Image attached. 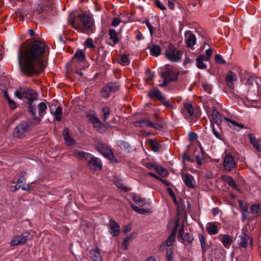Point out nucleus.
<instances>
[{"instance_id": "nucleus-1", "label": "nucleus", "mask_w": 261, "mask_h": 261, "mask_svg": "<svg viewBox=\"0 0 261 261\" xmlns=\"http://www.w3.org/2000/svg\"><path fill=\"white\" fill-rule=\"evenodd\" d=\"M49 53L48 46L43 40H34L27 47L21 45L18 52L21 71L28 76L39 74L46 66Z\"/></svg>"}, {"instance_id": "nucleus-2", "label": "nucleus", "mask_w": 261, "mask_h": 261, "mask_svg": "<svg viewBox=\"0 0 261 261\" xmlns=\"http://www.w3.org/2000/svg\"><path fill=\"white\" fill-rule=\"evenodd\" d=\"M14 95L20 99H22L23 97H24L28 100V110L33 116V119L35 121V123H39L41 121V118L35 116L36 115V107L35 105L33 104L34 101L37 99V93L32 89L21 87L15 91Z\"/></svg>"}, {"instance_id": "nucleus-3", "label": "nucleus", "mask_w": 261, "mask_h": 261, "mask_svg": "<svg viewBox=\"0 0 261 261\" xmlns=\"http://www.w3.org/2000/svg\"><path fill=\"white\" fill-rule=\"evenodd\" d=\"M71 26L78 32L83 33H91L93 31V19L85 14L70 18L68 20Z\"/></svg>"}, {"instance_id": "nucleus-4", "label": "nucleus", "mask_w": 261, "mask_h": 261, "mask_svg": "<svg viewBox=\"0 0 261 261\" xmlns=\"http://www.w3.org/2000/svg\"><path fill=\"white\" fill-rule=\"evenodd\" d=\"M161 76L164 78L162 84H160L161 87H165L171 82L175 81L178 77V71L177 68L170 65H167L164 70L161 73Z\"/></svg>"}, {"instance_id": "nucleus-5", "label": "nucleus", "mask_w": 261, "mask_h": 261, "mask_svg": "<svg viewBox=\"0 0 261 261\" xmlns=\"http://www.w3.org/2000/svg\"><path fill=\"white\" fill-rule=\"evenodd\" d=\"M165 55L168 60L173 62H177L181 59L182 53L174 45L169 44L167 46Z\"/></svg>"}, {"instance_id": "nucleus-6", "label": "nucleus", "mask_w": 261, "mask_h": 261, "mask_svg": "<svg viewBox=\"0 0 261 261\" xmlns=\"http://www.w3.org/2000/svg\"><path fill=\"white\" fill-rule=\"evenodd\" d=\"M180 112L184 117L187 120H190L192 118L197 119L198 116L195 113V110L191 101L187 100L183 103V107Z\"/></svg>"}, {"instance_id": "nucleus-7", "label": "nucleus", "mask_w": 261, "mask_h": 261, "mask_svg": "<svg viewBox=\"0 0 261 261\" xmlns=\"http://www.w3.org/2000/svg\"><path fill=\"white\" fill-rule=\"evenodd\" d=\"M29 125L27 122H23L14 128V136L18 138H23L29 129Z\"/></svg>"}, {"instance_id": "nucleus-8", "label": "nucleus", "mask_w": 261, "mask_h": 261, "mask_svg": "<svg viewBox=\"0 0 261 261\" xmlns=\"http://www.w3.org/2000/svg\"><path fill=\"white\" fill-rule=\"evenodd\" d=\"M89 120L92 124L93 127L97 131L101 132L104 129V125L101 123L95 113H91L87 116Z\"/></svg>"}, {"instance_id": "nucleus-9", "label": "nucleus", "mask_w": 261, "mask_h": 261, "mask_svg": "<svg viewBox=\"0 0 261 261\" xmlns=\"http://www.w3.org/2000/svg\"><path fill=\"white\" fill-rule=\"evenodd\" d=\"M237 166V163L233 157L230 154H227L224 158L223 166L225 170L230 171Z\"/></svg>"}, {"instance_id": "nucleus-10", "label": "nucleus", "mask_w": 261, "mask_h": 261, "mask_svg": "<svg viewBox=\"0 0 261 261\" xmlns=\"http://www.w3.org/2000/svg\"><path fill=\"white\" fill-rule=\"evenodd\" d=\"M118 89V87L116 83H109L102 88L101 90V96L104 98L109 96L111 92H115Z\"/></svg>"}, {"instance_id": "nucleus-11", "label": "nucleus", "mask_w": 261, "mask_h": 261, "mask_svg": "<svg viewBox=\"0 0 261 261\" xmlns=\"http://www.w3.org/2000/svg\"><path fill=\"white\" fill-rule=\"evenodd\" d=\"M222 121V117L221 115L220 114L217 109L215 107H213L212 108V115L211 118V124L216 123L219 128Z\"/></svg>"}, {"instance_id": "nucleus-12", "label": "nucleus", "mask_w": 261, "mask_h": 261, "mask_svg": "<svg viewBox=\"0 0 261 261\" xmlns=\"http://www.w3.org/2000/svg\"><path fill=\"white\" fill-rule=\"evenodd\" d=\"M182 179L187 187L189 189L195 188L196 181L191 174L189 173L184 174L182 175Z\"/></svg>"}, {"instance_id": "nucleus-13", "label": "nucleus", "mask_w": 261, "mask_h": 261, "mask_svg": "<svg viewBox=\"0 0 261 261\" xmlns=\"http://www.w3.org/2000/svg\"><path fill=\"white\" fill-rule=\"evenodd\" d=\"M239 238V244L241 247L246 248L249 245L250 246H252V238L250 237L247 234L243 233Z\"/></svg>"}, {"instance_id": "nucleus-14", "label": "nucleus", "mask_w": 261, "mask_h": 261, "mask_svg": "<svg viewBox=\"0 0 261 261\" xmlns=\"http://www.w3.org/2000/svg\"><path fill=\"white\" fill-rule=\"evenodd\" d=\"M28 239V237L24 234L17 235L13 237L10 242V245L14 246L24 244Z\"/></svg>"}, {"instance_id": "nucleus-15", "label": "nucleus", "mask_w": 261, "mask_h": 261, "mask_svg": "<svg viewBox=\"0 0 261 261\" xmlns=\"http://www.w3.org/2000/svg\"><path fill=\"white\" fill-rule=\"evenodd\" d=\"M109 231L113 236H117L119 234L120 226L113 220H111L108 224Z\"/></svg>"}, {"instance_id": "nucleus-16", "label": "nucleus", "mask_w": 261, "mask_h": 261, "mask_svg": "<svg viewBox=\"0 0 261 261\" xmlns=\"http://www.w3.org/2000/svg\"><path fill=\"white\" fill-rule=\"evenodd\" d=\"M87 161L91 168L95 170L101 169L102 165L99 159L93 157L91 154V158Z\"/></svg>"}, {"instance_id": "nucleus-17", "label": "nucleus", "mask_w": 261, "mask_h": 261, "mask_svg": "<svg viewBox=\"0 0 261 261\" xmlns=\"http://www.w3.org/2000/svg\"><path fill=\"white\" fill-rule=\"evenodd\" d=\"M237 80V75L234 72L231 71H228L225 77V82L230 88H233V82L236 81Z\"/></svg>"}, {"instance_id": "nucleus-18", "label": "nucleus", "mask_w": 261, "mask_h": 261, "mask_svg": "<svg viewBox=\"0 0 261 261\" xmlns=\"http://www.w3.org/2000/svg\"><path fill=\"white\" fill-rule=\"evenodd\" d=\"M98 149L103 156L109 160H111L113 158V154L112 151L108 147L104 146L103 145H100L98 146Z\"/></svg>"}, {"instance_id": "nucleus-19", "label": "nucleus", "mask_w": 261, "mask_h": 261, "mask_svg": "<svg viewBox=\"0 0 261 261\" xmlns=\"http://www.w3.org/2000/svg\"><path fill=\"white\" fill-rule=\"evenodd\" d=\"M148 95L151 98H156L159 100H163L164 95L158 89H154L148 92Z\"/></svg>"}, {"instance_id": "nucleus-20", "label": "nucleus", "mask_w": 261, "mask_h": 261, "mask_svg": "<svg viewBox=\"0 0 261 261\" xmlns=\"http://www.w3.org/2000/svg\"><path fill=\"white\" fill-rule=\"evenodd\" d=\"M196 38L195 36L191 33L186 34V42L188 47H192L196 43Z\"/></svg>"}, {"instance_id": "nucleus-21", "label": "nucleus", "mask_w": 261, "mask_h": 261, "mask_svg": "<svg viewBox=\"0 0 261 261\" xmlns=\"http://www.w3.org/2000/svg\"><path fill=\"white\" fill-rule=\"evenodd\" d=\"M74 155L77 158L87 161L91 158V154L80 150H75Z\"/></svg>"}, {"instance_id": "nucleus-22", "label": "nucleus", "mask_w": 261, "mask_h": 261, "mask_svg": "<svg viewBox=\"0 0 261 261\" xmlns=\"http://www.w3.org/2000/svg\"><path fill=\"white\" fill-rule=\"evenodd\" d=\"M206 230L210 235L216 234L218 232V226L214 223H208L206 227Z\"/></svg>"}, {"instance_id": "nucleus-23", "label": "nucleus", "mask_w": 261, "mask_h": 261, "mask_svg": "<svg viewBox=\"0 0 261 261\" xmlns=\"http://www.w3.org/2000/svg\"><path fill=\"white\" fill-rule=\"evenodd\" d=\"M175 237V231L172 232L169 237L168 239L161 245V248L164 249L167 247L171 246L174 242Z\"/></svg>"}, {"instance_id": "nucleus-24", "label": "nucleus", "mask_w": 261, "mask_h": 261, "mask_svg": "<svg viewBox=\"0 0 261 261\" xmlns=\"http://www.w3.org/2000/svg\"><path fill=\"white\" fill-rule=\"evenodd\" d=\"M64 139L66 143L69 145H74L75 142L69 135V130L68 129H65L63 130Z\"/></svg>"}, {"instance_id": "nucleus-25", "label": "nucleus", "mask_w": 261, "mask_h": 261, "mask_svg": "<svg viewBox=\"0 0 261 261\" xmlns=\"http://www.w3.org/2000/svg\"><path fill=\"white\" fill-rule=\"evenodd\" d=\"M134 124L136 127H150V125L152 124V122L150 121L148 119H143L139 121H136L134 123Z\"/></svg>"}, {"instance_id": "nucleus-26", "label": "nucleus", "mask_w": 261, "mask_h": 261, "mask_svg": "<svg viewBox=\"0 0 261 261\" xmlns=\"http://www.w3.org/2000/svg\"><path fill=\"white\" fill-rule=\"evenodd\" d=\"M221 242L225 248H229L232 242V239L228 234H223L220 239Z\"/></svg>"}, {"instance_id": "nucleus-27", "label": "nucleus", "mask_w": 261, "mask_h": 261, "mask_svg": "<svg viewBox=\"0 0 261 261\" xmlns=\"http://www.w3.org/2000/svg\"><path fill=\"white\" fill-rule=\"evenodd\" d=\"M222 179L226 181L229 186H231L232 188L239 191V188L236 185L235 181L233 179V178L230 176H224Z\"/></svg>"}, {"instance_id": "nucleus-28", "label": "nucleus", "mask_w": 261, "mask_h": 261, "mask_svg": "<svg viewBox=\"0 0 261 261\" xmlns=\"http://www.w3.org/2000/svg\"><path fill=\"white\" fill-rule=\"evenodd\" d=\"M136 237V233H133L129 234L127 236H126L125 237V238L124 239V240L122 243V248L126 250L127 248L128 243L130 241V240L134 238H135Z\"/></svg>"}, {"instance_id": "nucleus-29", "label": "nucleus", "mask_w": 261, "mask_h": 261, "mask_svg": "<svg viewBox=\"0 0 261 261\" xmlns=\"http://www.w3.org/2000/svg\"><path fill=\"white\" fill-rule=\"evenodd\" d=\"M150 53L151 55L158 57L161 54V48L158 45H153L150 48Z\"/></svg>"}, {"instance_id": "nucleus-30", "label": "nucleus", "mask_w": 261, "mask_h": 261, "mask_svg": "<svg viewBox=\"0 0 261 261\" xmlns=\"http://www.w3.org/2000/svg\"><path fill=\"white\" fill-rule=\"evenodd\" d=\"M109 35L110 36V39L112 40L113 43L115 44L118 43L119 39L118 37V33L116 32L115 30H110L109 32Z\"/></svg>"}, {"instance_id": "nucleus-31", "label": "nucleus", "mask_w": 261, "mask_h": 261, "mask_svg": "<svg viewBox=\"0 0 261 261\" xmlns=\"http://www.w3.org/2000/svg\"><path fill=\"white\" fill-rule=\"evenodd\" d=\"M74 58L77 59L80 62H83L85 60V53L82 50H79L74 54Z\"/></svg>"}, {"instance_id": "nucleus-32", "label": "nucleus", "mask_w": 261, "mask_h": 261, "mask_svg": "<svg viewBox=\"0 0 261 261\" xmlns=\"http://www.w3.org/2000/svg\"><path fill=\"white\" fill-rule=\"evenodd\" d=\"M38 113L39 116L42 117L44 114V112L47 110V106L45 102H40L38 105Z\"/></svg>"}, {"instance_id": "nucleus-33", "label": "nucleus", "mask_w": 261, "mask_h": 261, "mask_svg": "<svg viewBox=\"0 0 261 261\" xmlns=\"http://www.w3.org/2000/svg\"><path fill=\"white\" fill-rule=\"evenodd\" d=\"M204 60V58L203 56H200L197 58V66L198 68L203 69L206 67V64L203 62Z\"/></svg>"}, {"instance_id": "nucleus-34", "label": "nucleus", "mask_w": 261, "mask_h": 261, "mask_svg": "<svg viewBox=\"0 0 261 261\" xmlns=\"http://www.w3.org/2000/svg\"><path fill=\"white\" fill-rule=\"evenodd\" d=\"M224 119L225 121L229 122L230 123L229 125L230 127H232L233 128H236V127H239L240 128H241L244 127V125L243 124L238 123L236 121L231 120L228 118L224 117Z\"/></svg>"}, {"instance_id": "nucleus-35", "label": "nucleus", "mask_w": 261, "mask_h": 261, "mask_svg": "<svg viewBox=\"0 0 261 261\" xmlns=\"http://www.w3.org/2000/svg\"><path fill=\"white\" fill-rule=\"evenodd\" d=\"M91 258L94 261H102L101 257L99 251L98 250H92L90 252Z\"/></svg>"}, {"instance_id": "nucleus-36", "label": "nucleus", "mask_w": 261, "mask_h": 261, "mask_svg": "<svg viewBox=\"0 0 261 261\" xmlns=\"http://www.w3.org/2000/svg\"><path fill=\"white\" fill-rule=\"evenodd\" d=\"M130 207L133 211L140 214H145L150 212L149 210L140 208L134 204H131Z\"/></svg>"}, {"instance_id": "nucleus-37", "label": "nucleus", "mask_w": 261, "mask_h": 261, "mask_svg": "<svg viewBox=\"0 0 261 261\" xmlns=\"http://www.w3.org/2000/svg\"><path fill=\"white\" fill-rule=\"evenodd\" d=\"M62 109L61 107H58L56 110V111L54 113V116L55 119L60 121L62 118Z\"/></svg>"}, {"instance_id": "nucleus-38", "label": "nucleus", "mask_w": 261, "mask_h": 261, "mask_svg": "<svg viewBox=\"0 0 261 261\" xmlns=\"http://www.w3.org/2000/svg\"><path fill=\"white\" fill-rule=\"evenodd\" d=\"M103 118L102 120L103 122H106L109 116L110 113V109L108 107H105L102 109Z\"/></svg>"}, {"instance_id": "nucleus-39", "label": "nucleus", "mask_w": 261, "mask_h": 261, "mask_svg": "<svg viewBox=\"0 0 261 261\" xmlns=\"http://www.w3.org/2000/svg\"><path fill=\"white\" fill-rule=\"evenodd\" d=\"M199 239L201 244V246L203 250V252L206 250V243L205 242L204 236L201 234H199Z\"/></svg>"}, {"instance_id": "nucleus-40", "label": "nucleus", "mask_w": 261, "mask_h": 261, "mask_svg": "<svg viewBox=\"0 0 261 261\" xmlns=\"http://www.w3.org/2000/svg\"><path fill=\"white\" fill-rule=\"evenodd\" d=\"M29 188L30 187L29 185H27V187H22L21 185H19L17 183H16L15 186H11L10 189L11 191L14 192L19 189H21L22 190H27L29 189Z\"/></svg>"}, {"instance_id": "nucleus-41", "label": "nucleus", "mask_w": 261, "mask_h": 261, "mask_svg": "<svg viewBox=\"0 0 261 261\" xmlns=\"http://www.w3.org/2000/svg\"><path fill=\"white\" fill-rule=\"evenodd\" d=\"M27 177V173L25 172H22L19 175V178L17 180V183L19 185L24 183Z\"/></svg>"}, {"instance_id": "nucleus-42", "label": "nucleus", "mask_w": 261, "mask_h": 261, "mask_svg": "<svg viewBox=\"0 0 261 261\" xmlns=\"http://www.w3.org/2000/svg\"><path fill=\"white\" fill-rule=\"evenodd\" d=\"M155 169L162 176H165L167 174V170L161 166H156Z\"/></svg>"}, {"instance_id": "nucleus-43", "label": "nucleus", "mask_w": 261, "mask_h": 261, "mask_svg": "<svg viewBox=\"0 0 261 261\" xmlns=\"http://www.w3.org/2000/svg\"><path fill=\"white\" fill-rule=\"evenodd\" d=\"M154 4L157 8L162 11L166 10V6L160 0H154Z\"/></svg>"}, {"instance_id": "nucleus-44", "label": "nucleus", "mask_w": 261, "mask_h": 261, "mask_svg": "<svg viewBox=\"0 0 261 261\" xmlns=\"http://www.w3.org/2000/svg\"><path fill=\"white\" fill-rule=\"evenodd\" d=\"M260 205L259 204H253L250 207V211L252 214H256L259 212L260 210Z\"/></svg>"}, {"instance_id": "nucleus-45", "label": "nucleus", "mask_w": 261, "mask_h": 261, "mask_svg": "<svg viewBox=\"0 0 261 261\" xmlns=\"http://www.w3.org/2000/svg\"><path fill=\"white\" fill-rule=\"evenodd\" d=\"M183 234H184V227L182 226L180 229L178 231V240L179 242L181 243H184L185 242V239L183 238Z\"/></svg>"}, {"instance_id": "nucleus-46", "label": "nucleus", "mask_w": 261, "mask_h": 261, "mask_svg": "<svg viewBox=\"0 0 261 261\" xmlns=\"http://www.w3.org/2000/svg\"><path fill=\"white\" fill-rule=\"evenodd\" d=\"M250 141L251 143L253 145V146L259 151H260V146L257 142L256 141L255 138L250 137Z\"/></svg>"}, {"instance_id": "nucleus-47", "label": "nucleus", "mask_w": 261, "mask_h": 261, "mask_svg": "<svg viewBox=\"0 0 261 261\" xmlns=\"http://www.w3.org/2000/svg\"><path fill=\"white\" fill-rule=\"evenodd\" d=\"M215 58L216 62L218 64H222L226 63L225 61L223 59L222 57L220 55H216Z\"/></svg>"}, {"instance_id": "nucleus-48", "label": "nucleus", "mask_w": 261, "mask_h": 261, "mask_svg": "<svg viewBox=\"0 0 261 261\" xmlns=\"http://www.w3.org/2000/svg\"><path fill=\"white\" fill-rule=\"evenodd\" d=\"M213 50L211 48H209L208 49H206L205 51V54L206 56L204 57V60L205 61H208L210 59L211 56L212 55Z\"/></svg>"}, {"instance_id": "nucleus-49", "label": "nucleus", "mask_w": 261, "mask_h": 261, "mask_svg": "<svg viewBox=\"0 0 261 261\" xmlns=\"http://www.w3.org/2000/svg\"><path fill=\"white\" fill-rule=\"evenodd\" d=\"M211 127H212V130H213V134L217 138L220 139V134L219 132L216 130V128L215 127V124H211Z\"/></svg>"}, {"instance_id": "nucleus-50", "label": "nucleus", "mask_w": 261, "mask_h": 261, "mask_svg": "<svg viewBox=\"0 0 261 261\" xmlns=\"http://www.w3.org/2000/svg\"><path fill=\"white\" fill-rule=\"evenodd\" d=\"M145 23L146 25H147L148 29L149 30V32L150 34V35L151 36L153 35V27L152 26V25L149 23V22L147 20L145 21Z\"/></svg>"}, {"instance_id": "nucleus-51", "label": "nucleus", "mask_w": 261, "mask_h": 261, "mask_svg": "<svg viewBox=\"0 0 261 261\" xmlns=\"http://www.w3.org/2000/svg\"><path fill=\"white\" fill-rule=\"evenodd\" d=\"M239 203L240 207L241 210V211H245L246 210H248V207L246 204H244V202L242 200H239Z\"/></svg>"}, {"instance_id": "nucleus-52", "label": "nucleus", "mask_w": 261, "mask_h": 261, "mask_svg": "<svg viewBox=\"0 0 261 261\" xmlns=\"http://www.w3.org/2000/svg\"><path fill=\"white\" fill-rule=\"evenodd\" d=\"M7 101H8L9 107L10 108H11L12 109H15V108H16V105L15 102L13 100H12L11 98H9V100H8Z\"/></svg>"}, {"instance_id": "nucleus-53", "label": "nucleus", "mask_w": 261, "mask_h": 261, "mask_svg": "<svg viewBox=\"0 0 261 261\" xmlns=\"http://www.w3.org/2000/svg\"><path fill=\"white\" fill-rule=\"evenodd\" d=\"M86 44L88 47L95 48V46L93 45V40L91 38L87 39Z\"/></svg>"}, {"instance_id": "nucleus-54", "label": "nucleus", "mask_w": 261, "mask_h": 261, "mask_svg": "<svg viewBox=\"0 0 261 261\" xmlns=\"http://www.w3.org/2000/svg\"><path fill=\"white\" fill-rule=\"evenodd\" d=\"M120 22H121V20L119 18L115 17L112 20V25L113 27H116L119 24Z\"/></svg>"}, {"instance_id": "nucleus-55", "label": "nucleus", "mask_w": 261, "mask_h": 261, "mask_svg": "<svg viewBox=\"0 0 261 261\" xmlns=\"http://www.w3.org/2000/svg\"><path fill=\"white\" fill-rule=\"evenodd\" d=\"M121 62L124 64L128 63V58L127 55H123L121 57Z\"/></svg>"}, {"instance_id": "nucleus-56", "label": "nucleus", "mask_w": 261, "mask_h": 261, "mask_svg": "<svg viewBox=\"0 0 261 261\" xmlns=\"http://www.w3.org/2000/svg\"><path fill=\"white\" fill-rule=\"evenodd\" d=\"M194 240L193 236L190 233H187L186 235V241L191 243Z\"/></svg>"}, {"instance_id": "nucleus-57", "label": "nucleus", "mask_w": 261, "mask_h": 261, "mask_svg": "<svg viewBox=\"0 0 261 261\" xmlns=\"http://www.w3.org/2000/svg\"><path fill=\"white\" fill-rule=\"evenodd\" d=\"M160 101H161L162 104L164 106H165V107H166L167 108H171L172 107V105L170 103L169 101H168L165 99V98L164 96L163 97V100H160Z\"/></svg>"}, {"instance_id": "nucleus-58", "label": "nucleus", "mask_w": 261, "mask_h": 261, "mask_svg": "<svg viewBox=\"0 0 261 261\" xmlns=\"http://www.w3.org/2000/svg\"><path fill=\"white\" fill-rule=\"evenodd\" d=\"M168 4L171 9H173L175 6V0H168Z\"/></svg>"}, {"instance_id": "nucleus-59", "label": "nucleus", "mask_w": 261, "mask_h": 261, "mask_svg": "<svg viewBox=\"0 0 261 261\" xmlns=\"http://www.w3.org/2000/svg\"><path fill=\"white\" fill-rule=\"evenodd\" d=\"M242 213L243 221H245V220L249 218L247 210H246L245 211H242Z\"/></svg>"}, {"instance_id": "nucleus-60", "label": "nucleus", "mask_w": 261, "mask_h": 261, "mask_svg": "<svg viewBox=\"0 0 261 261\" xmlns=\"http://www.w3.org/2000/svg\"><path fill=\"white\" fill-rule=\"evenodd\" d=\"M197 135L194 133H190L189 134V139L190 140H195L197 139Z\"/></svg>"}, {"instance_id": "nucleus-61", "label": "nucleus", "mask_w": 261, "mask_h": 261, "mask_svg": "<svg viewBox=\"0 0 261 261\" xmlns=\"http://www.w3.org/2000/svg\"><path fill=\"white\" fill-rule=\"evenodd\" d=\"M151 142H152L151 146H152V149L155 151H157L159 149L158 144L153 141H151Z\"/></svg>"}, {"instance_id": "nucleus-62", "label": "nucleus", "mask_w": 261, "mask_h": 261, "mask_svg": "<svg viewBox=\"0 0 261 261\" xmlns=\"http://www.w3.org/2000/svg\"><path fill=\"white\" fill-rule=\"evenodd\" d=\"M148 204L147 201L145 199H142L140 201V202L137 204L141 206H144Z\"/></svg>"}, {"instance_id": "nucleus-63", "label": "nucleus", "mask_w": 261, "mask_h": 261, "mask_svg": "<svg viewBox=\"0 0 261 261\" xmlns=\"http://www.w3.org/2000/svg\"><path fill=\"white\" fill-rule=\"evenodd\" d=\"M204 89L208 93H211V86L208 85L204 84L203 86Z\"/></svg>"}, {"instance_id": "nucleus-64", "label": "nucleus", "mask_w": 261, "mask_h": 261, "mask_svg": "<svg viewBox=\"0 0 261 261\" xmlns=\"http://www.w3.org/2000/svg\"><path fill=\"white\" fill-rule=\"evenodd\" d=\"M142 199V198L137 195H135L133 196V200L136 204L139 203L140 201Z\"/></svg>"}]
</instances>
